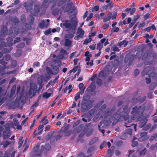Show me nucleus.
<instances>
[{
    "label": "nucleus",
    "mask_w": 157,
    "mask_h": 157,
    "mask_svg": "<svg viewBox=\"0 0 157 157\" xmlns=\"http://www.w3.org/2000/svg\"><path fill=\"white\" fill-rule=\"evenodd\" d=\"M90 96L88 95L83 96L81 107V109L83 112L87 111L92 107V104L94 101L90 100Z\"/></svg>",
    "instance_id": "nucleus-1"
},
{
    "label": "nucleus",
    "mask_w": 157,
    "mask_h": 157,
    "mask_svg": "<svg viewBox=\"0 0 157 157\" xmlns=\"http://www.w3.org/2000/svg\"><path fill=\"white\" fill-rule=\"evenodd\" d=\"M128 104L125 105L123 109V111L121 112L122 109L119 108L117 112L113 114V117L114 118L118 120H120L123 118V116L124 114H128L130 112V109L128 108Z\"/></svg>",
    "instance_id": "nucleus-2"
},
{
    "label": "nucleus",
    "mask_w": 157,
    "mask_h": 157,
    "mask_svg": "<svg viewBox=\"0 0 157 157\" xmlns=\"http://www.w3.org/2000/svg\"><path fill=\"white\" fill-rule=\"evenodd\" d=\"M145 109L144 107L141 106L136 105L132 108L131 112V118L132 120H135L137 117H140L143 115V113Z\"/></svg>",
    "instance_id": "nucleus-3"
},
{
    "label": "nucleus",
    "mask_w": 157,
    "mask_h": 157,
    "mask_svg": "<svg viewBox=\"0 0 157 157\" xmlns=\"http://www.w3.org/2000/svg\"><path fill=\"white\" fill-rule=\"evenodd\" d=\"M73 18H71V20L72 22V23L70 22V21L65 20V22L63 23V25L67 29H69L71 30L75 31L76 29L77 25V21L75 20H74Z\"/></svg>",
    "instance_id": "nucleus-4"
},
{
    "label": "nucleus",
    "mask_w": 157,
    "mask_h": 157,
    "mask_svg": "<svg viewBox=\"0 0 157 157\" xmlns=\"http://www.w3.org/2000/svg\"><path fill=\"white\" fill-rule=\"evenodd\" d=\"M154 70V67L152 66H147L144 69L142 73V75L144 76L147 75H148L150 78H153L155 75Z\"/></svg>",
    "instance_id": "nucleus-5"
},
{
    "label": "nucleus",
    "mask_w": 157,
    "mask_h": 157,
    "mask_svg": "<svg viewBox=\"0 0 157 157\" xmlns=\"http://www.w3.org/2000/svg\"><path fill=\"white\" fill-rule=\"evenodd\" d=\"M3 136L4 139H7L10 136V124L9 123L5 124L4 126Z\"/></svg>",
    "instance_id": "nucleus-6"
},
{
    "label": "nucleus",
    "mask_w": 157,
    "mask_h": 157,
    "mask_svg": "<svg viewBox=\"0 0 157 157\" xmlns=\"http://www.w3.org/2000/svg\"><path fill=\"white\" fill-rule=\"evenodd\" d=\"M115 110V106H113L111 109L109 108H107L106 110L104 111L103 113L104 118H106L109 116L114 118L113 117V115L112 116V113Z\"/></svg>",
    "instance_id": "nucleus-7"
},
{
    "label": "nucleus",
    "mask_w": 157,
    "mask_h": 157,
    "mask_svg": "<svg viewBox=\"0 0 157 157\" xmlns=\"http://www.w3.org/2000/svg\"><path fill=\"white\" fill-rule=\"evenodd\" d=\"M11 57V56L9 54H7L6 56L2 57V59L0 60V64L2 65H6L7 64V62L5 61H8Z\"/></svg>",
    "instance_id": "nucleus-8"
},
{
    "label": "nucleus",
    "mask_w": 157,
    "mask_h": 157,
    "mask_svg": "<svg viewBox=\"0 0 157 157\" xmlns=\"http://www.w3.org/2000/svg\"><path fill=\"white\" fill-rule=\"evenodd\" d=\"M147 133L146 132H142L140 133V137L138 139L139 141L141 142L146 140L148 139L147 136Z\"/></svg>",
    "instance_id": "nucleus-9"
},
{
    "label": "nucleus",
    "mask_w": 157,
    "mask_h": 157,
    "mask_svg": "<svg viewBox=\"0 0 157 157\" xmlns=\"http://www.w3.org/2000/svg\"><path fill=\"white\" fill-rule=\"evenodd\" d=\"M60 57L62 59H66L68 57L67 53L66 50L62 49L60 51Z\"/></svg>",
    "instance_id": "nucleus-10"
},
{
    "label": "nucleus",
    "mask_w": 157,
    "mask_h": 157,
    "mask_svg": "<svg viewBox=\"0 0 157 157\" xmlns=\"http://www.w3.org/2000/svg\"><path fill=\"white\" fill-rule=\"evenodd\" d=\"M39 148V145H37L35 146L33 149V151L35 152V155L36 156H40L42 154V151H38V149Z\"/></svg>",
    "instance_id": "nucleus-11"
},
{
    "label": "nucleus",
    "mask_w": 157,
    "mask_h": 157,
    "mask_svg": "<svg viewBox=\"0 0 157 157\" xmlns=\"http://www.w3.org/2000/svg\"><path fill=\"white\" fill-rule=\"evenodd\" d=\"M5 81V79H4L0 81V86L4 84ZM2 86L1 87H0V98L3 96H4L5 94H4L3 93L4 90L2 89V86Z\"/></svg>",
    "instance_id": "nucleus-12"
},
{
    "label": "nucleus",
    "mask_w": 157,
    "mask_h": 157,
    "mask_svg": "<svg viewBox=\"0 0 157 157\" xmlns=\"http://www.w3.org/2000/svg\"><path fill=\"white\" fill-rule=\"evenodd\" d=\"M77 34L81 38H82L84 34V31L82 28H78L77 30Z\"/></svg>",
    "instance_id": "nucleus-13"
},
{
    "label": "nucleus",
    "mask_w": 157,
    "mask_h": 157,
    "mask_svg": "<svg viewBox=\"0 0 157 157\" xmlns=\"http://www.w3.org/2000/svg\"><path fill=\"white\" fill-rule=\"evenodd\" d=\"M9 20L12 23H17L19 22V19L16 17L10 16L9 18Z\"/></svg>",
    "instance_id": "nucleus-14"
},
{
    "label": "nucleus",
    "mask_w": 157,
    "mask_h": 157,
    "mask_svg": "<svg viewBox=\"0 0 157 157\" xmlns=\"http://www.w3.org/2000/svg\"><path fill=\"white\" fill-rule=\"evenodd\" d=\"M114 147L112 146L108 149L107 153L109 157H110L113 155L114 153Z\"/></svg>",
    "instance_id": "nucleus-15"
},
{
    "label": "nucleus",
    "mask_w": 157,
    "mask_h": 157,
    "mask_svg": "<svg viewBox=\"0 0 157 157\" xmlns=\"http://www.w3.org/2000/svg\"><path fill=\"white\" fill-rule=\"evenodd\" d=\"M128 43V41H126L125 40H124L122 41L118 42L117 45L120 47H121L123 45H124V47H125L127 45Z\"/></svg>",
    "instance_id": "nucleus-16"
},
{
    "label": "nucleus",
    "mask_w": 157,
    "mask_h": 157,
    "mask_svg": "<svg viewBox=\"0 0 157 157\" xmlns=\"http://www.w3.org/2000/svg\"><path fill=\"white\" fill-rule=\"evenodd\" d=\"M59 76H57L54 79L53 81H52V80L50 81L46 85V88H48L51 85H52V86H53L55 83L56 81L59 78Z\"/></svg>",
    "instance_id": "nucleus-17"
},
{
    "label": "nucleus",
    "mask_w": 157,
    "mask_h": 157,
    "mask_svg": "<svg viewBox=\"0 0 157 157\" xmlns=\"http://www.w3.org/2000/svg\"><path fill=\"white\" fill-rule=\"evenodd\" d=\"M59 66L58 65V66H54L52 67V71L54 74H57L59 72Z\"/></svg>",
    "instance_id": "nucleus-18"
},
{
    "label": "nucleus",
    "mask_w": 157,
    "mask_h": 157,
    "mask_svg": "<svg viewBox=\"0 0 157 157\" xmlns=\"http://www.w3.org/2000/svg\"><path fill=\"white\" fill-rule=\"evenodd\" d=\"M132 129L130 128H128L127 129V130L124 133L123 135L121 136V139H125V137L123 138V137L126 135V134H129L130 135H131L132 134Z\"/></svg>",
    "instance_id": "nucleus-19"
},
{
    "label": "nucleus",
    "mask_w": 157,
    "mask_h": 157,
    "mask_svg": "<svg viewBox=\"0 0 157 157\" xmlns=\"http://www.w3.org/2000/svg\"><path fill=\"white\" fill-rule=\"evenodd\" d=\"M148 119L146 118H144L140 122V125L139 127L140 128L143 127L146 124Z\"/></svg>",
    "instance_id": "nucleus-20"
},
{
    "label": "nucleus",
    "mask_w": 157,
    "mask_h": 157,
    "mask_svg": "<svg viewBox=\"0 0 157 157\" xmlns=\"http://www.w3.org/2000/svg\"><path fill=\"white\" fill-rule=\"evenodd\" d=\"M113 4L111 2L107 5L104 6H103V8L105 10H107L108 9L111 8L113 7Z\"/></svg>",
    "instance_id": "nucleus-21"
},
{
    "label": "nucleus",
    "mask_w": 157,
    "mask_h": 157,
    "mask_svg": "<svg viewBox=\"0 0 157 157\" xmlns=\"http://www.w3.org/2000/svg\"><path fill=\"white\" fill-rule=\"evenodd\" d=\"M6 40L7 41L6 43L9 46H12L13 45V43H12L13 39L12 38L8 37L6 38Z\"/></svg>",
    "instance_id": "nucleus-22"
},
{
    "label": "nucleus",
    "mask_w": 157,
    "mask_h": 157,
    "mask_svg": "<svg viewBox=\"0 0 157 157\" xmlns=\"http://www.w3.org/2000/svg\"><path fill=\"white\" fill-rule=\"evenodd\" d=\"M5 65L2 66V67L0 68V72L2 75H3L6 74L5 71V69L8 68Z\"/></svg>",
    "instance_id": "nucleus-23"
},
{
    "label": "nucleus",
    "mask_w": 157,
    "mask_h": 157,
    "mask_svg": "<svg viewBox=\"0 0 157 157\" xmlns=\"http://www.w3.org/2000/svg\"><path fill=\"white\" fill-rule=\"evenodd\" d=\"M72 44V41L68 39H66L64 43L65 46L68 47L71 46Z\"/></svg>",
    "instance_id": "nucleus-24"
},
{
    "label": "nucleus",
    "mask_w": 157,
    "mask_h": 157,
    "mask_svg": "<svg viewBox=\"0 0 157 157\" xmlns=\"http://www.w3.org/2000/svg\"><path fill=\"white\" fill-rule=\"evenodd\" d=\"M157 84L155 82H152L149 85V89L150 90H153L156 86Z\"/></svg>",
    "instance_id": "nucleus-25"
},
{
    "label": "nucleus",
    "mask_w": 157,
    "mask_h": 157,
    "mask_svg": "<svg viewBox=\"0 0 157 157\" xmlns=\"http://www.w3.org/2000/svg\"><path fill=\"white\" fill-rule=\"evenodd\" d=\"M67 0H59L57 3L58 6H61L62 5L65 3Z\"/></svg>",
    "instance_id": "nucleus-26"
},
{
    "label": "nucleus",
    "mask_w": 157,
    "mask_h": 157,
    "mask_svg": "<svg viewBox=\"0 0 157 157\" xmlns=\"http://www.w3.org/2000/svg\"><path fill=\"white\" fill-rule=\"evenodd\" d=\"M84 124H80L77 128L76 132L77 133L80 132L82 130L84 127Z\"/></svg>",
    "instance_id": "nucleus-27"
},
{
    "label": "nucleus",
    "mask_w": 157,
    "mask_h": 157,
    "mask_svg": "<svg viewBox=\"0 0 157 157\" xmlns=\"http://www.w3.org/2000/svg\"><path fill=\"white\" fill-rule=\"evenodd\" d=\"M136 139V138L135 137L133 138V140H132V143L131 144V146L132 147H136L138 144V142L135 141Z\"/></svg>",
    "instance_id": "nucleus-28"
},
{
    "label": "nucleus",
    "mask_w": 157,
    "mask_h": 157,
    "mask_svg": "<svg viewBox=\"0 0 157 157\" xmlns=\"http://www.w3.org/2000/svg\"><path fill=\"white\" fill-rule=\"evenodd\" d=\"M59 10L58 8L54 9L52 11V14L54 16H56L58 15L59 13Z\"/></svg>",
    "instance_id": "nucleus-29"
},
{
    "label": "nucleus",
    "mask_w": 157,
    "mask_h": 157,
    "mask_svg": "<svg viewBox=\"0 0 157 157\" xmlns=\"http://www.w3.org/2000/svg\"><path fill=\"white\" fill-rule=\"evenodd\" d=\"M51 95L50 93H48L47 92H46L43 94L42 96L44 98H48L50 97Z\"/></svg>",
    "instance_id": "nucleus-30"
},
{
    "label": "nucleus",
    "mask_w": 157,
    "mask_h": 157,
    "mask_svg": "<svg viewBox=\"0 0 157 157\" xmlns=\"http://www.w3.org/2000/svg\"><path fill=\"white\" fill-rule=\"evenodd\" d=\"M23 138L22 137H21L20 138L19 140V142H18V148H20L22 146L23 142V140H22Z\"/></svg>",
    "instance_id": "nucleus-31"
},
{
    "label": "nucleus",
    "mask_w": 157,
    "mask_h": 157,
    "mask_svg": "<svg viewBox=\"0 0 157 157\" xmlns=\"http://www.w3.org/2000/svg\"><path fill=\"white\" fill-rule=\"evenodd\" d=\"M151 127V124L150 123L146 125L143 128V130L144 131H147Z\"/></svg>",
    "instance_id": "nucleus-32"
},
{
    "label": "nucleus",
    "mask_w": 157,
    "mask_h": 157,
    "mask_svg": "<svg viewBox=\"0 0 157 157\" xmlns=\"http://www.w3.org/2000/svg\"><path fill=\"white\" fill-rule=\"evenodd\" d=\"M42 131L43 129L40 130L39 132L37 131V130H36L35 131H34L33 133V135L34 136H36L37 135H40L41 134L42 132Z\"/></svg>",
    "instance_id": "nucleus-33"
},
{
    "label": "nucleus",
    "mask_w": 157,
    "mask_h": 157,
    "mask_svg": "<svg viewBox=\"0 0 157 157\" xmlns=\"http://www.w3.org/2000/svg\"><path fill=\"white\" fill-rule=\"evenodd\" d=\"M34 8L35 11L37 13H38L40 10V7L38 5L35 6Z\"/></svg>",
    "instance_id": "nucleus-34"
},
{
    "label": "nucleus",
    "mask_w": 157,
    "mask_h": 157,
    "mask_svg": "<svg viewBox=\"0 0 157 157\" xmlns=\"http://www.w3.org/2000/svg\"><path fill=\"white\" fill-rule=\"evenodd\" d=\"M96 86L94 85H91L88 87L89 90L90 91L93 92L95 89Z\"/></svg>",
    "instance_id": "nucleus-35"
},
{
    "label": "nucleus",
    "mask_w": 157,
    "mask_h": 157,
    "mask_svg": "<svg viewBox=\"0 0 157 157\" xmlns=\"http://www.w3.org/2000/svg\"><path fill=\"white\" fill-rule=\"evenodd\" d=\"M98 138L97 137H95L89 143V144L90 145H91L94 144L95 143L97 140Z\"/></svg>",
    "instance_id": "nucleus-36"
},
{
    "label": "nucleus",
    "mask_w": 157,
    "mask_h": 157,
    "mask_svg": "<svg viewBox=\"0 0 157 157\" xmlns=\"http://www.w3.org/2000/svg\"><path fill=\"white\" fill-rule=\"evenodd\" d=\"M96 83L99 86L101 85L102 83V80L99 78H97L96 80Z\"/></svg>",
    "instance_id": "nucleus-37"
},
{
    "label": "nucleus",
    "mask_w": 157,
    "mask_h": 157,
    "mask_svg": "<svg viewBox=\"0 0 157 157\" xmlns=\"http://www.w3.org/2000/svg\"><path fill=\"white\" fill-rule=\"evenodd\" d=\"M102 47L103 45L101 44L100 43H98L97 44V49L99 51H101Z\"/></svg>",
    "instance_id": "nucleus-38"
},
{
    "label": "nucleus",
    "mask_w": 157,
    "mask_h": 157,
    "mask_svg": "<svg viewBox=\"0 0 157 157\" xmlns=\"http://www.w3.org/2000/svg\"><path fill=\"white\" fill-rule=\"evenodd\" d=\"M91 40L92 39L90 38L89 39H86L84 41L83 44L87 45L88 43L90 42L91 41Z\"/></svg>",
    "instance_id": "nucleus-39"
},
{
    "label": "nucleus",
    "mask_w": 157,
    "mask_h": 157,
    "mask_svg": "<svg viewBox=\"0 0 157 157\" xmlns=\"http://www.w3.org/2000/svg\"><path fill=\"white\" fill-rule=\"evenodd\" d=\"M12 49V48H10L9 49L4 48L3 49V52L4 53H9L10 52Z\"/></svg>",
    "instance_id": "nucleus-40"
},
{
    "label": "nucleus",
    "mask_w": 157,
    "mask_h": 157,
    "mask_svg": "<svg viewBox=\"0 0 157 157\" xmlns=\"http://www.w3.org/2000/svg\"><path fill=\"white\" fill-rule=\"evenodd\" d=\"M39 105V103H38V100H37V101L35 102L34 104H33L32 106L30 107V109H34V107H36Z\"/></svg>",
    "instance_id": "nucleus-41"
},
{
    "label": "nucleus",
    "mask_w": 157,
    "mask_h": 157,
    "mask_svg": "<svg viewBox=\"0 0 157 157\" xmlns=\"http://www.w3.org/2000/svg\"><path fill=\"white\" fill-rule=\"evenodd\" d=\"M44 147L46 150L49 151L51 149V147L50 144H46L45 145Z\"/></svg>",
    "instance_id": "nucleus-42"
},
{
    "label": "nucleus",
    "mask_w": 157,
    "mask_h": 157,
    "mask_svg": "<svg viewBox=\"0 0 157 157\" xmlns=\"http://www.w3.org/2000/svg\"><path fill=\"white\" fill-rule=\"evenodd\" d=\"M45 25V22L43 21L39 24V27L40 28L42 29L44 27Z\"/></svg>",
    "instance_id": "nucleus-43"
},
{
    "label": "nucleus",
    "mask_w": 157,
    "mask_h": 157,
    "mask_svg": "<svg viewBox=\"0 0 157 157\" xmlns=\"http://www.w3.org/2000/svg\"><path fill=\"white\" fill-rule=\"evenodd\" d=\"M25 43L23 42L20 43L19 44L17 45V47L18 48H22L25 46Z\"/></svg>",
    "instance_id": "nucleus-44"
},
{
    "label": "nucleus",
    "mask_w": 157,
    "mask_h": 157,
    "mask_svg": "<svg viewBox=\"0 0 157 157\" xmlns=\"http://www.w3.org/2000/svg\"><path fill=\"white\" fill-rule=\"evenodd\" d=\"M5 44V42L3 41V40L2 39H0V47L2 48L3 47Z\"/></svg>",
    "instance_id": "nucleus-45"
},
{
    "label": "nucleus",
    "mask_w": 157,
    "mask_h": 157,
    "mask_svg": "<svg viewBox=\"0 0 157 157\" xmlns=\"http://www.w3.org/2000/svg\"><path fill=\"white\" fill-rule=\"evenodd\" d=\"M46 72L48 73L49 74H51L52 75L53 74L52 71V70L50 67H46Z\"/></svg>",
    "instance_id": "nucleus-46"
},
{
    "label": "nucleus",
    "mask_w": 157,
    "mask_h": 157,
    "mask_svg": "<svg viewBox=\"0 0 157 157\" xmlns=\"http://www.w3.org/2000/svg\"><path fill=\"white\" fill-rule=\"evenodd\" d=\"M103 123V121H101L100 123V124L98 125V127L99 130L101 131L102 133L104 134L105 132V130L104 129L101 130L100 128V126H101Z\"/></svg>",
    "instance_id": "nucleus-47"
},
{
    "label": "nucleus",
    "mask_w": 157,
    "mask_h": 157,
    "mask_svg": "<svg viewBox=\"0 0 157 157\" xmlns=\"http://www.w3.org/2000/svg\"><path fill=\"white\" fill-rule=\"evenodd\" d=\"M78 68V66L74 67L72 70H70V72H73L74 73L77 70Z\"/></svg>",
    "instance_id": "nucleus-48"
},
{
    "label": "nucleus",
    "mask_w": 157,
    "mask_h": 157,
    "mask_svg": "<svg viewBox=\"0 0 157 157\" xmlns=\"http://www.w3.org/2000/svg\"><path fill=\"white\" fill-rule=\"evenodd\" d=\"M24 6L27 11H28L31 9L32 7V6L28 5H25Z\"/></svg>",
    "instance_id": "nucleus-49"
},
{
    "label": "nucleus",
    "mask_w": 157,
    "mask_h": 157,
    "mask_svg": "<svg viewBox=\"0 0 157 157\" xmlns=\"http://www.w3.org/2000/svg\"><path fill=\"white\" fill-rule=\"evenodd\" d=\"M11 143V142H9L6 141L3 144V146L4 147H6L8 146V145L10 144Z\"/></svg>",
    "instance_id": "nucleus-50"
},
{
    "label": "nucleus",
    "mask_w": 157,
    "mask_h": 157,
    "mask_svg": "<svg viewBox=\"0 0 157 157\" xmlns=\"http://www.w3.org/2000/svg\"><path fill=\"white\" fill-rule=\"evenodd\" d=\"M80 95L79 93H77L75 94V101H77L78 99L80 98Z\"/></svg>",
    "instance_id": "nucleus-51"
},
{
    "label": "nucleus",
    "mask_w": 157,
    "mask_h": 157,
    "mask_svg": "<svg viewBox=\"0 0 157 157\" xmlns=\"http://www.w3.org/2000/svg\"><path fill=\"white\" fill-rule=\"evenodd\" d=\"M74 36V35L73 34H67L66 35L65 37L67 38L71 39Z\"/></svg>",
    "instance_id": "nucleus-52"
},
{
    "label": "nucleus",
    "mask_w": 157,
    "mask_h": 157,
    "mask_svg": "<svg viewBox=\"0 0 157 157\" xmlns=\"http://www.w3.org/2000/svg\"><path fill=\"white\" fill-rule=\"evenodd\" d=\"M126 115H124L123 116V118L120 120H119V121H121L122 119L124 118L125 121L127 120L129 118V115L128 114H125Z\"/></svg>",
    "instance_id": "nucleus-53"
},
{
    "label": "nucleus",
    "mask_w": 157,
    "mask_h": 157,
    "mask_svg": "<svg viewBox=\"0 0 157 157\" xmlns=\"http://www.w3.org/2000/svg\"><path fill=\"white\" fill-rule=\"evenodd\" d=\"M95 44H93L92 45H90L89 48L92 50H94L95 48Z\"/></svg>",
    "instance_id": "nucleus-54"
},
{
    "label": "nucleus",
    "mask_w": 157,
    "mask_h": 157,
    "mask_svg": "<svg viewBox=\"0 0 157 157\" xmlns=\"http://www.w3.org/2000/svg\"><path fill=\"white\" fill-rule=\"evenodd\" d=\"M146 149V148H144V150H142L139 152V154L140 155H144L145 152L146 151L145 150Z\"/></svg>",
    "instance_id": "nucleus-55"
},
{
    "label": "nucleus",
    "mask_w": 157,
    "mask_h": 157,
    "mask_svg": "<svg viewBox=\"0 0 157 157\" xmlns=\"http://www.w3.org/2000/svg\"><path fill=\"white\" fill-rule=\"evenodd\" d=\"M136 8H132L130 11V13L131 15L133 14L136 11Z\"/></svg>",
    "instance_id": "nucleus-56"
},
{
    "label": "nucleus",
    "mask_w": 157,
    "mask_h": 157,
    "mask_svg": "<svg viewBox=\"0 0 157 157\" xmlns=\"http://www.w3.org/2000/svg\"><path fill=\"white\" fill-rule=\"evenodd\" d=\"M52 74H49L47 73H46L45 74V76L46 78L48 79H49L51 77V75Z\"/></svg>",
    "instance_id": "nucleus-57"
},
{
    "label": "nucleus",
    "mask_w": 157,
    "mask_h": 157,
    "mask_svg": "<svg viewBox=\"0 0 157 157\" xmlns=\"http://www.w3.org/2000/svg\"><path fill=\"white\" fill-rule=\"evenodd\" d=\"M105 74L103 70L101 71L99 73V77L102 78L104 76Z\"/></svg>",
    "instance_id": "nucleus-58"
},
{
    "label": "nucleus",
    "mask_w": 157,
    "mask_h": 157,
    "mask_svg": "<svg viewBox=\"0 0 157 157\" xmlns=\"http://www.w3.org/2000/svg\"><path fill=\"white\" fill-rule=\"evenodd\" d=\"M156 148V144L155 145H151L150 147V150H155V148Z\"/></svg>",
    "instance_id": "nucleus-59"
},
{
    "label": "nucleus",
    "mask_w": 157,
    "mask_h": 157,
    "mask_svg": "<svg viewBox=\"0 0 157 157\" xmlns=\"http://www.w3.org/2000/svg\"><path fill=\"white\" fill-rule=\"evenodd\" d=\"M140 16V15L139 14H137L136 15L134 18V19H133V21H134L136 22V21L138 19H139Z\"/></svg>",
    "instance_id": "nucleus-60"
},
{
    "label": "nucleus",
    "mask_w": 157,
    "mask_h": 157,
    "mask_svg": "<svg viewBox=\"0 0 157 157\" xmlns=\"http://www.w3.org/2000/svg\"><path fill=\"white\" fill-rule=\"evenodd\" d=\"M157 124H154L150 129V132L153 131L156 128Z\"/></svg>",
    "instance_id": "nucleus-61"
},
{
    "label": "nucleus",
    "mask_w": 157,
    "mask_h": 157,
    "mask_svg": "<svg viewBox=\"0 0 157 157\" xmlns=\"http://www.w3.org/2000/svg\"><path fill=\"white\" fill-rule=\"evenodd\" d=\"M7 31V30L5 31L2 29L0 32V33L3 36H5L6 33Z\"/></svg>",
    "instance_id": "nucleus-62"
},
{
    "label": "nucleus",
    "mask_w": 157,
    "mask_h": 157,
    "mask_svg": "<svg viewBox=\"0 0 157 157\" xmlns=\"http://www.w3.org/2000/svg\"><path fill=\"white\" fill-rule=\"evenodd\" d=\"M84 85L82 83H80L78 85V87L80 90H81L83 88H85L84 87Z\"/></svg>",
    "instance_id": "nucleus-63"
},
{
    "label": "nucleus",
    "mask_w": 157,
    "mask_h": 157,
    "mask_svg": "<svg viewBox=\"0 0 157 157\" xmlns=\"http://www.w3.org/2000/svg\"><path fill=\"white\" fill-rule=\"evenodd\" d=\"M77 157H85V155L83 153L81 152L78 155Z\"/></svg>",
    "instance_id": "nucleus-64"
}]
</instances>
